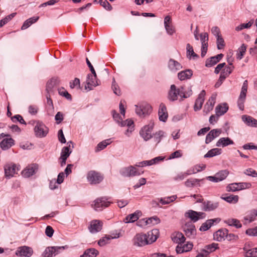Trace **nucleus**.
I'll return each mask as SVG.
<instances>
[{
  "instance_id": "f257e3e1",
  "label": "nucleus",
  "mask_w": 257,
  "mask_h": 257,
  "mask_svg": "<svg viewBox=\"0 0 257 257\" xmlns=\"http://www.w3.org/2000/svg\"><path fill=\"white\" fill-rule=\"evenodd\" d=\"M182 89L183 86L177 87L175 84H172L168 92V99L171 102H174L177 100L180 101L182 96Z\"/></svg>"
},
{
  "instance_id": "f03ea898",
  "label": "nucleus",
  "mask_w": 257,
  "mask_h": 257,
  "mask_svg": "<svg viewBox=\"0 0 257 257\" xmlns=\"http://www.w3.org/2000/svg\"><path fill=\"white\" fill-rule=\"evenodd\" d=\"M67 248L68 246L67 245L48 246L46 248L42 256L43 257H53L60 253L61 251Z\"/></svg>"
},
{
  "instance_id": "7ed1b4c3",
  "label": "nucleus",
  "mask_w": 257,
  "mask_h": 257,
  "mask_svg": "<svg viewBox=\"0 0 257 257\" xmlns=\"http://www.w3.org/2000/svg\"><path fill=\"white\" fill-rule=\"evenodd\" d=\"M34 133L37 137L44 138L49 132V128L42 122L37 121L34 128Z\"/></svg>"
},
{
  "instance_id": "20e7f679",
  "label": "nucleus",
  "mask_w": 257,
  "mask_h": 257,
  "mask_svg": "<svg viewBox=\"0 0 257 257\" xmlns=\"http://www.w3.org/2000/svg\"><path fill=\"white\" fill-rule=\"evenodd\" d=\"M135 106L136 113L141 117H145L149 115L152 111V106L147 103L136 105Z\"/></svg>"
},
{
  "instance_id": "39448f33",
  "label": "nucleus",
  "mask_w": 257,
  "mask_h": 257,
  "mask_svg": "<svg viewBox=\"0 0 257 257\" xmlns=\"http://www.w3.org/2000/svg\"><path fill=\"white\" fill-rule=\"evenodd\" d=\"M154 125V122L151 121L149 124L144 126L140 131V134L144 141H147L153 137L152 132L153 130Z\"/></svg>"
},
{
  "instance_id": "423d86ee",
  "label": "nucleus",
  "mask_w": 257,
  "mask_h": 257,
  "mask_svg": "<svg viewBox=\"0 0 257 257\" xmlns=\"http://www.w3.org/2000/svg\"><path fill=\"white\" fill-rule=\"evenodd\" d=\"M132 242L134 246L139 247L149 244L146 234L143 233L136 234L132 239Z\"/></svg>"
},
{
  "instance_id": "0eeeda50",
  "label": "nucleus",
  "mask_w": 257,
  "mask_h": 257,
  "mask_svg": "<svg viewBox=\"0 0 257 257\" xmlns=\"http://www.w3.org/2000/svg\"><path fill=\"white\" fill-rule=\"evenodd\" d=\"M88 181L91 184H97L100 183L103 179V177L99 172L95 171H90L87 175Z\"/></svg>"
},
{
  "instance_id": "6e6552de",
  "label": "nucleus",
  "mask_w": 257,
  "mask_h": 257,
  "mask_svg": "<svg viewBox=\"0 0 257 257\" xmlns=\"http://www.w3.org/2000/svg\"><path fill=\"white\" fill-rule=\"evenodd\" d=\"M143 173V171L141 173L139 172L136 168L133 166L123 168L120 171V174L123 177H133L135 176H139Z\"/></svg>"
},
{
  "instance_id": "1a4fd4ad",
  "label": "nucleus",
  "mask_w": 257,
  "mask_h": 257,
  "mask_svg": "<svg viewBox=\"0 0 257 257\" xmlns=\"http://www.w3.org/2000/svg\"><path fill=\"white\" fill-rule=\"evenodd\" d=\"M185 216L191 219L194 222H195L200 219L204 218L205 213L202 212H197L192 210H189L185 213Z\"/></svg>"
},
{
  "instance_id": "9d476101",
  "label": "nucleus",
  "mask_w": 257,
  "mask_h": 257,
  "mask_svg": "<svg viewBox=\"0 0 257 257\" xmlns=\"http://www.w3.org/2000/svg\"><path fill=\"white\" fill-rule=\"evenodd\" d=\"M94 203L93 208L96 211H101L110 204V202L108 201L105 197L98 198L94 201Z\"/></svg>"
},
{
  "instance_id": "9b49d317",
  "label": "nucleus",
  "mask_w": 257,
  "mask_h": 257,
  "mask_svg": "<svg viewBox=\"0 0 257 257\" xmlns=\"http://www.w3.org/2000/svg\"><path fill=\"white\" fill-rule=\"evenodd\" d=\"M33 253V249L27 246L19 247L16 251V254L19 256L30 257Z\"/></svg>"
},
{
  "instance_id": "f8f14e48",
  "label": "nucleus",
  "mask_w": 257,
  "mask_h": 257,
  "mask_svg": "<svg viewBox=\"0 0 257 257\" xmlns=\"http://www.w3.org/2000/svg\"><path fill=\"white\" fill-rule=\"evenodd\" d=\"M219 206V202L216 201H204L201 205L202 210L204 211H213Z\"/></svg>"
},
{
  "instance_id": "ddd939ff",
  "label": "nucleus",
  "mask_w": 257,
  "mask_h": 257,
  "mask_svg": "<svg viewBox=\"0 0 257 257\" xmlns=\"http://www.w3.org/2000/svg\"><path fill=\"white\" fill-rule=\"evenodd\" d=\"M102 222L99 220H93L90 222L88 226L89 231L92 233H95L100 231L102 229Z\"/></svg>"
},
{
  "instance_id": "4468645a",
  "label": "nucleus",
  "mask_w": 257,
  "mask_h": 257,
  "mask_svg": "<svg viewBox=\"0 0 257 257\" xmlns=\"http://www.w3.org/2000/svg\"><path fill=\"white\" fill-rule=\"evenodd\" d=\"M205 95V91L203 90L198 95L197 98L196 99L195 104L194 105V110L195 111L200 110L204 101V97Z\"/></svg>"
},
{
  "instance_id": "2eb2a0df",
  "label": "nucleus",
  "mask_w": 257,
  "mask_h": 257,
  "mask_svg": "<svg viewBox=\"0 0 257 257\" xmlns=\"http://www.w3.org/2000/svg\"><path fill=\"white\" fill-rule=\"evenodd\" d=\"M223 56V54L221 53L206 59L205 66L207 67H212L219 62L222 59Z\"/></svg>"
},
{
  "instance_id": "dca6fc26",
  "label": "nucleus",
  "mask_w": 257,
  "mask_h": 257,
  "mask_svg": "<svg viewBox=\"0 0 257 257\" xmlns=\"http://www.w3.org/2000/svg\"><path fill=\"white\" fill-rule=\"evenodd\" d=\"M158 115L159 120L163 122H166L168 117V114L167 111V108L165 104L161 103L160 105V107L158 111Z\"/></svg>"
},
{
  "instance_id": "f3484780",
  "label": "nucleus",
  "mask_w": 257,
  "mask_h": 257,
  "mask_svg": "<svg viewBox=\"0 0 257 257\" xmlns=\"http://www.w3.org/2000/svg\"><path fill=\"white\" fill-rule=\"evenodd\" d=\"M228 230L226 228H222L216 231L214 234V238L218 241H221L225 240Z\"/></svg>"
},
{
  "instance_id": "a211bd4d",
  "label": "nucleus",
  "mask_w": 257,
  "mask_h": 257,
  "mask_svg": "<svg viewBox=\"0 0 257 257\" xmlns=\"http://www.w3.org/2000/svg\"><path fill=\"white\" fill-rule=\"evenodd\" d=\"M221 133L220 129H213L207 135L205 139V143H210L215 138L218 137Z\"/></svg>"
},
{
  "instance_id": "6ab92c4d",
  "label": "nucleus",
  "mask_w": 257,
  "mask_h": 257,
  "mask_svg": "<svg viewBox=\"0 0 257 257\" xmlns=\"http://www.w3.org/2000/svg\"><path fill=\"white\" fill-rule=\"evenodd\" d=\"M159 231L157 229H154L149 231L146 234L149 244L155 242L159 237Z\"/></svg>"
},
{
  "instance_id": "aec40b11",
  "label": "nucleus",
  "mask_w": 257,
  "mask_h": 257,
  "mask_svg": "<svg viewBox=\"0 0 257 257\" xmlns=\"http://www.w3.org/2000/svg\"><path fill=\"white\" fill-rule=\"evenodd\" d=\"M17 166L15 164H7L4 167L6 177L9 178L13 177L16 173Z\"/></svg>"
},
{
  "instance_id": "412c9836",
  "label": "nucleus",
  "mask_w": 257,
  "mask_h": 257,
  "mask_svg": "<svg viewBox=\"0 0 257 257\" xmlns=\"http://www.w3.org/2000/svg\"><path fill=\"white\" fill-rule=\"evenodd\" d=\"M171 239L174 242L178 243V245L184 243L185 240L184 235L182 233L180 232H175L172 233L171 235Z\"/></svg>"
},
{
  "instance_id": "4be33fe9",
  "label": "nucleus",
  "mask_w": 257,
  "mask_h": 257,
  "mask_svg": "<svg viewBox=\"0 0 257 257\" xmlns=\"http://www.w3.org/2000/svg\"><path fill=\"white\" fill-rule=\"evenodd\" d=\"M86 83L87 86H85V89L88 88L89 90L92 89V87H95L99 84L97 78L94 79V77L90 74L87 75Z\"/></svg>"
},
{
  "instance_id": "5701e85b",
  "label": "nucleus",
  "mask_w": 257,
  "mask_h": 257,
  "mask_svg": "<svg viewBox=\"0 0 257 257\" xmlns=\"http://www.w3.org/2000/svg\"><path fill=\"white\" fill-rule=\"evenodd\" d=\"M169 69L173 72H176L182 68L181 64L173 59H170L168 63Z\"/></svg>"
},
{
  "instance_id": "b1692460",
  "label": "nucleus",
  "mask_w": 257,
  "mask_h": 257,
  "mask_svg": "<svg viewBox=\"0 0 257 257\" xmlns=\"http://www.w3.org/2000/svg\"><path fill=\"white\" fill-rule=\"evenodd\" d=\"M234 142L228 137L221 138L216 142V146L218 147L224 148L228 145H233Z\"/></svg>"
},
{
  "instance_id": "393cba45",
  "label": "nucleus",
  "mask_w": 257,
  "mask_h": 257,
  "mask_svg": "<svg viewBox=\"0 0 257 257\" xmlns=\"http://www.w3.org/2000/svg\"><path fill=\"white\" fill-rule=\"evenodd\" d=\"M15 141L11 138L4 139L0 143V147L3 150H7L14 145Z\"/></svg>"
},
{
  "instance_id": "a878e982",
  "label": "nucleus",
  "mask_w": 257,
  "mask_h": 257,
  "mask_svg": "<svg viewBox=\"0 0 257 257\" xmlns=\"http://www.w3.org/2000/svg\"><path fill=\"white\" fill-rule=\"evenodd\" d=\"M193 75V71L191 69H188L182 71L178 73V77L181 81L191 78Z\"/></svg>"
},
{
  "instance_id": "bb28decb",
  "label": "nucleus",
  "mask_w": 257,
  "mask_h": 257,
  "mask_svg": "<svg viewBox=\"0 0 257 257\" xmlns=\"http://www.w3.org/2000/svg\"><path fill=\"white\" fill-rule=\"evenodd\" d=\"M193 246V244L191 242H187L183 246L181 245H178L176 247V251L177 253L178 254L182 253L184 252H187L192 249Z\"/></svg>"
},
{
  "instance_id": "cd10ccee",
  "label": "nucleus",
  "mask_w": 257,
  "mask_h": 257,
  "mask_svg": "<svg viewBox=\"0 0 257 257\" xmlns=\"http://www.w3.org/2000/svg\"><path fill=\"white\" fill-rule=\"evenodd\" d=\"M142 215V212L139 210H137L134 213L129 214L125 218L126 223H132L138 220L139 217Z\"/></svg>"
},
{
  "instance_id": "c85d7f7f",
  "label": "nucleus",
  "mask_w": 257,
  "mask_h": 257,
  "mask_svg": "<svg viewBox=\"0 0 257 257\" xmlns=\"http://www.w3.org/2000/svg\"><path fill=\"white\" fill-rule=\"evenodd\" d=\"M205 179H198L195 178H191L187 179L185 182V185L187 187H194L195 186H200V182H203Z\"/></svg>"
},
{
  "instance_id": "c756f323",
  "label": "nucleus",
  "mask_w": 257,
  "mask_h": 257,
  "mask_svg": "<svg viewBox=\"0 0 257 257\" xmlns=\"http://www.w3.org/2000/svg\"><path fill=\"white\" fill-rule=\"evenodd\" d=\"M215 102V96H211L204 106L203 112L207 114L213 109Z\"/></svg>"
},
{
  "instance_id": "7c9ffc66",
  "label": "nucleus",
  "mask_w": 257,
  "mask_h": 257,
  "mask_svg": "<svg viewBox=\"0 0 257 257\" xmlns=\"http://www.w3.org/2000/svg\"><path fill=\"white\" fill-rule=\"evenodd\" d=\"M184 230L186 235L188 237L194 236L196 234V230L194 224H186Z\"/></svg>"
},
{
  "instance_id": "2f4dec72",
  "label": "nucleus",
  "mask_w": 257,
  "mask_h": 257,
  "mask_svg": "<svg viewBox=\"0 0 257 257\" xmlns=\"http://www.w3.org/2000/svg\"><path fill=\"white\" fill-rule=\"evenodd\" d=\"M60 83V80L58 77H53L48 81L46 85V91L48 93H50L53 89V87Z\"/></svg>"
},
{
  "instance_id": "473e14b6",
  "label": "nucleus",
  "mask_w": 257,
  "mask_h": 257,
  "mask_svg": "<svg viewBox=\"0 0 257 257\" xmlns=\"http://www.w3.org/2000/svg\"><path fill=\"white\" fill-rule=\"evenodd\" d=\"M228 109V106L227 103H224L222 105L219 104L215 108L216 115L217 116H220L225 113Z\"/></svg>"
},
{
  "instance_id": "72a5a7b5",
  "label": "nucleus",
  "mask_w": 257,
  "mask_h": 257,
  "mask_svg": "<svg viewBox=\"0 0 257 257\" xmlns=\"http://www.w3.org/2000/svg\"><path fill=\"white\" fill-rule=\"evenodd\" d=\"M99 253V251L94 248H90L85 250L83 254L80 257H96Z\"/></svg>"
},
{
  "instance_id": "f704fd0d",
  "label": "nucleus",
  "mask_w": 257,
  "mask_h": 257,
  "mask_svg": "<svg viewBox=\"0 0 257 257\" xmlns=\"http://www.w3.org/2000/svg\"><path fill=\"white\" fill-rule=\"evenodd\" d=\"M224 222L229 226H234L236 228H240L242 227V225L240 221L235 218H228L224 221Z\"/></svg>"
},
{
  "instance_id": "c9c22d12",
  "label": "nucleus",
  "mask_w": 257,
  "mask_h": 257,
  "mask_svg": "<svg viewBox=\"0 0 257 257\" xmlns=\"http://www.w3.org/2000/svg\"><path fill=\"white\" fill-rule=\"evenodd\" d=\"M256 216H257L256 211L255 209H252L247 213L246 215L244 217V220L246 222L250 223L255 219Z\"/></svg>"
},
{
  "instance_id": "e433bc0d",
  "label": "nucleus",
  "mask_w": 257,
  "mask_h": 257,
  "mask_svg": "<svg viewBox=\"0 0 257 257\" xmlns=\"http://www.w3.org/2000/svg\"><path fill=\"white\" fill-rule=\"evenodd\" d=\"M222 151L221 149L214 148L209 150L204 156V158H211L220 155Z\"/></svg>"
},
{
  "instance_id": "4c0bfd02",
  "label": "nucleus",
  "mask_w": 257,
  "mask_h": 257,
  "mask_svg": "<svg viewBox=\"0 0 257 257\" xmlns=\"http://www.w3.org/2000/svg\"><path fill=\"white\" fill-rule=\"evenodd\" d=\"M35 173V168L33 166L28 167L22 172V175L25 178H28Z\"/></svg>"
},
{
  "instance_id": "58836bf2",
  "label": "nucleus",
  "mask_w": 257,
  "mask_h": 257,
  "mask_svg": "<svg viewBox=\"0 0 257 257\" xmlns=\"http://www.w3.org/2000/svg\"><path fill=\"white\" fill-rule=\"evenodd\" d=\"M119 235H118L117 236H114V237H112L110 235L105 236L104 237H102L98 240V244L100 246H103L105 245V244H107L109 242V241L111 239L118 238V237H119Z\"/></svg>"
},
{
  "instance_id": "ea45409f",
  "label": "nucleus",
  "mask_w": 257,
  "mask_h": 257,
  "mask_svg": "<svg viewBox=\"0 0 257 257\" xmlns=\"http://www.w3.org/2000/svg\"><path fill=\"white\" fill-rule=\"evenodd\" d=\"M186 49L187 57L189 59H191V57H192L194 59L199 58V56L194 52L192 46H191L189 44H187Z\"/></svg>"
},
{
  "instance_id": "a19ab883",
  "label": "nucleus",
  "mask_w": 257,
  "mask_h": 257,
  "mask_svg": "<svg viewBox=\"0 0 257 257\" xmlns=\"http://www.w3.org/2000/svg\"><path fill=\"white\" fill-rule=\"evenodd\" d=\"M218 244L216 243H212L210 244L206 245L205 246V248L203 249V251L208 255L209 253L215 251L217 248H218Z\"/></svg>"
},
{
  "instance_id": "79ce46f5",
  "label": "nucleus",
  "mask_w": 257,
  "mask_h": 257,
  "mask_svg": "<svg viewBox=\"0 0 257 257\" xmlns=\"http://www.w3.org/2000/svg\"><path fill=\"white\" fill-rule=\"evenodd\" d=\"M176 198V195H173L169 197L161 198L159 201L163 205L168 204L170 203L173 202Z\"/></svg>"
},
{
  "instance_id": "37998d69",
  "label": "nucleus",
  "mask_w": 257,
  "mask_h": 257,
  "mask_svg": "<svg viewBox=\"0 0 257 257\" xmlns=\"http://www.w3.org/2000/svg\"><path fill=\"white\" fill-rule=\"evenodd\" d=\"M221 198L229 203H236L238 202L239 197L237 195H231L226 197L222 196Z\"/></svg>"
},
{
  "instance_id": "c03bdc74",
  "label": "nucleus",
  "mask_w": 257,
  "mask_h": 257,
  "mask_svg": "<svg viewBox=\"0 0 257 257\" xmlns=\"http://www.w3.org/2000/svg\"><path fill=\"white\" fill-rule=\"evenodd\" d=\"M71 152L70 145L68 146L64 147L62 149L60 157L61 158H68Z\"/></svg>"
},
{
  "instance_id": "a18cd8bd",
  "label": "nucleus",
  "mask_w": 257,
  "mask_h": 257,
  "mask_svg": "<svg viewBox=\"0 0 257 257\" xmlns=\"http://www.w3.org/2000/svg\"><path fill=\"white\" fill-rule=\"evenodd\" d=\"M160 222V219H159V218L156 216H155L146 219V221L145 222V224L156 225L159 223Z\"/></svg>"
},
{
  "instance_id": "49530a36",
  "label": "nucleus",
  "mask_w": 257,
  "mask_h": 257,
  "mask_svg": "<svg viewBox=\"0 0 257 257\" xmlns=\"http://www.w3.org/2000/svg\"><path fill=\"white\" fill-rule=\"evenodd\" d=\"M183 93L182 97L181 98V99H180V101H182L184 100L185 98H187L189 97H190L192 94V90L191 89V86L188 88L187 89L185 90L184 89V87L183 86Z\"/></svg>"
},
{
  "instance_id": "de8ad7c7",
  "label": "nucleus",
  "mask_w": 257,
  "mask_h": 257,
  "mask_svg": "<svg viewBox=\"0 0 257 257\" xmlns=\"http://www.w3.org/2000/svg\"><path fill=\"white\" fill-rule=\"evenodd\" d=\"M246 49V46L244 44H242L238 49V52L236 56L237 59L240 60L242 58L244 54L245 53Z\"/></svg>"
},
{
  "instance_id": "09e8293b",
  "label": "nucleus",
  "mask_w": 257,
  "mask_h": 257,
  "mask_svg": "<svg viewBox=\"0 0 257 257\" xmlns=\"http://www.w3.org/2000/svg\"><path fill=\"white\" fill-rule=\"evenodd\" d=\"M247 87H248V82L247 80L244 81L242 87L241 92L239 95V97L245 98H246V94L247 92Z\"/></svg>"
},
{
  "instance_id": "8fccbe9b",
  "label": "nucleus",
  "mask_w": 257,
  "mask_h": 257,
  "mask_svg": "<svg viewBox=\"0 0 257 257\" xmlns=\"http://www.w3.org/2000/svg\"><path fill=\"white\" fill-rule=\"evenodd\" d=\"M164 132L162 131H159L157 132H156L154 135V142L156 143V145H157L158 144H159L162 138L164 136Z\"/></svg>"
},
{
  "instance_id": "3c124183",
  "label": "nucleus",
  "mask_w": 257,
  "mask_h": 257,
  "mask_svg": "<svg viewBox=\"0 0 257 257\" xmlns=\"http://www.w3.org/2000/svg\"><path fill=\"white\" fill-rule=\"evenodd\" d=\"M229 174V172L227 170H221L216 174V176L219 179V181L224 180Z\"/></svg>"
},
{
  "instance_id": "603ef678",
  "label": "nucleus",
  "mask_w": 257,
  "mask_h": 257,
  "mask_svg": "<svg viewBox=\"0 0 257 257\" xmlns=\"http://www.w3.org/2000/svg\"><path fill=\"white\" fill-rule=\"evenodd\" d=\"M110 140H106L100 143H99L97 146L96 151L98 152L101 150H103L106 147L107 145L110 144Z\"/></svg>"
},
{
  "instance_id": "864d4df0",
  "label": "nucleus",
  "mask_w": 257,
  "mask_h": 257,
  "mask_svg": "<svg viewBox=\"0 0 257 257\" xmlns=\"http://www.w3.org/2000/svg\"><path fill=\"white\" fill-rule=\"evenodd\" d=\"M11 120L14 122L19 121L21 124H26V122L23 119V117L20 114H16L13 117H11Z\"/></svg>"
},
{
  "instance_id": "5fc2aeb1",
  "label": "nucleus",
  "mask_w": 257,
  "mask_h": 257,
  "mask_svg": "<svg viewBox=\"0 0 257 257\" xmlns=\"http://www.w3.org/2000/svg\"><path fill=\"white\" fill-rule=\"evenodd\" d=\"M252 24L253 22L251 21L246 24H241L235 28V30L236 31H239L243 30V29L249 28L252 26Z\"/></svg>"
},
{
  "instance_id": "6e6d98bb",
  "label": "nucleus",
  "mask_w": 257,
  "mask_h": 257,
  "mask_svg": "<svg viewBox=\"0 0 257 257\" xmlns=\"http://www.w3.org/2000/svg\"><path fill=\"white\" fill-rule=\"evenodd\" d=\"M58 93L68 100L72 99L71 95L63 87L58 89Z\"/></svg>"
},
{
  "instance_id": "4d7b16f0",
  "label": "nucleus",
  "mask_w": 257,
  "mask_h": 257,
  "mask_svg": "<svg viewBox=\"0 0 257 257\" xmlns=\"http://www.w3.org/2000/svg\"><path fill=\"white\" fill-rule=\"evenodd\" d=\"M216 44L218 49H221L223 48L225 46L224 40L221 36L216 37Z\"/></svg>"
},
{
  "instance_id": "13d9d810",
  "label": "nucleus",
  "mask_w": 257,
  "mask_h": 257,
  "mask_svg": "<svg viewBox=\"0 0 257 257\" xmlns=\"http://www.w3.org/2000/svg\"><path fill=\"white\" fill-rule=\"evenodd\" d=\"M226 190L228 192H230V191L235 192V191H238V186L237 185V183H233L229 184L226 187Z\"/></svg>"
},
{
  "instance_id": "bf43d9fd",
  "label": "nucleus",
  "mask_w": 257,
  "mask_h": 257,
  "mask_svg": "<svg viewBox=\"0 0 257 257\" xmlns=\"http://www.w3.org/2000/svg\"><path fill=\"white\" fill-rule=\"evenodd\" d=\"M112 89L113 91V92L117 95H120L121 91L119 89V86L117 84H116L114 79H113V81L112 83Z\"/></svg>"
},
{
  "instance_id": "052dcab7",
  "label": "nucleus",
  "mask_w": 257,
  "mask_h": 257,
  "mask_svg": "<svg viewBox=\"0 0 257 257\" xmlns=\"http://www.w3.org/2000/svg\"><path fill=\"white\" fill-rule=\"evenodd\" d=\"M98 3L107 10H111L112 7L107 0H99Z\"/></svg>"
},
{
  "instance_id": "680f3d73",
  "label": "nucleus",
  "mask_w": 257,
  "mask_h": 257,
  "mask_svg": "<svg viewBox=\"0 0 257 257\" xmlns=\"http://www.w3.org/2000/svg\"><path fill=\"white\" fill-rule=\"evenodd\" d=\"M237 185L238 186V191L243 190L244 189H249L251 186V183H247V182L237 183Z\"/></svg>"
},
{
  "instance_id": "e2e57ef3",
  "label": "nucleus",
  "mask_w": 257,
  "mask_h": 257,
  "mask_svg": "<svg viewBox=\"0 0 257 257\" xmlns=\"http://www.w3.org/2000/svg\"><path fill=\"white\" fill-rule=\"evenodd\" d=\"M244 173L246 175L251 176L252 177H257V172L252 168L246 169Z\"/></svg>"
},
{
  "instance_id": "0e129e2a",
  "label": "nucleus",
  "mask_w": 257,
  "mask_h": 257,
  "mask_svg": "<svg viewBox=\"0 0 257 257\" xmlns=\"http://www.w3.org/2000/svg\"><path fill=\"white\" fill-rule=\"evenodd\" d=\"M211 225L210 223L209 222V220H207L203 223L202 225L200 226L199 230L201 231H204L208 230L211 227Z\"/></svg>"
},
{
  "instance_id": "69168bd1",
  "label": "nucleus",
  "mask_w": 257,
  "mask_h": 257,
  "mask_svg": "<svg viewBox=\"0 0 257 257\" xmlns=\"http://www.w3.org/2000/svg\"><path fill=\"white\" fill-rule=\"evenodd\" d=\"M75 86H77L78 89H80V80L77 78H75L73 81L70 82L71 88H74Z\"/></svg>"
},
{
  "instance_id": "338daca9",
  "label": "nucleus",
  "mask_w": 257,
  "mask_h": 257,
  "mask_svg": "<svg viewBox=\"0 0 257 257\" xmlns=\"http://www.w3.org/2000/svg\"><path fill=\"white\" fill-rule=\"evenodd\" d=\"M245 233L249 236H257V226L254 228L247 229Z\"/></svg>"
},
{
  "instance_id": "774afa93",
  "label": "nucleus",
  "mask_w": 257,
  "mask_h": 257,
  "mask_svg": "<svg viewBox=\"0 0 257 257\" xmlns=\"http://www.w3.org/2000/svg\"><path fill=\"white\" fill-rule=\"evenodd\" d=\"M112 113L113 119L118 124H119V122L122 119V118L115 110L112 111Z\"/></svg>"
}]
</instances>
